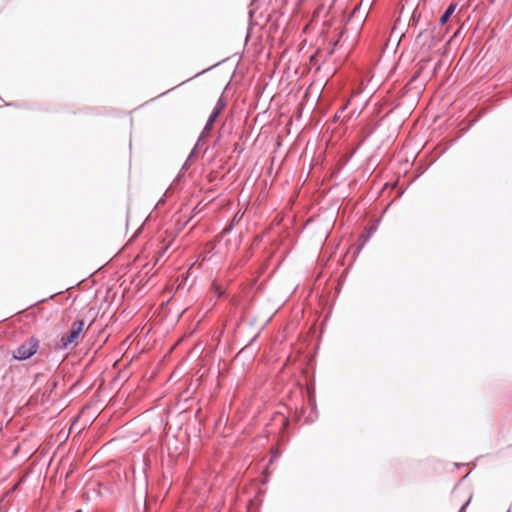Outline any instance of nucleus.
<instances>
[{
  "mask_svg": "<svg viewBox=\"0 0 512 512\" xmlns=\"http://www.w3.org/2000/svg\"><path fill=\"white\" fill-rule=\"evenodd\" d=\"M85 323L83 320L74 321L70 327V330L63 334L58 343V348L61 350H67L74 348L78 344V338L84 330Z\"/></svg>",
  "mask_w": 512,
  "mask_h": 512,
  "instance_id": "1",
  "label": "nucleus"
},
{
  "mask_svg": "<svg viewBox=\"0 0 512 512\" xmlns=\"http://www.w3.org/2000/svg\"><path fill=\"white\" fill-rule=\"evenodd\" d=\"M38 345V340L31 337L13 352V357L17 360H27L37 352Z\"/></svg>",
  "mask_w": 512,
  "mask_h": 512,
  "instance_id": "2",
  "label": "nucleus"
},
{
  "mask_svg": "<svg viewBox=\"0 0 512 512\" xmlns=\"http://www.w3.org/2000/svg\"><path fill=\"white\" fill-rule=\"evenodd\" d=\"M320 21L322 22L324 28L331 26L332 16H330V10L327 9L324 5L318 6L312 16L313 23L317 24Z\"/></svg>",
  "mask_w": 512,
  "mask_h": 512,
  "instance_id": "3",
  "label": "nucleus"
},
{
  "mask_svg": "<svg viewBox=\"0 0 512 512\" xmlns=\"http://www.w3.org/2000/svg\"><path fill=\"white\" fill-rule=\"evenodd\" d=\"M456 7H457V4H455V3H452L449 5V7L446 9V11L443 13V15L440 17L441 24H445L448 21V19L454 13Z\"/></svg>",
  "mask_w": 512,
  "mask_h": 512,
  "instance_id": "4",
  "label": "nucleus"
},
{
  "mask_svg": "<svg viewBox=\"0 0 512 512\" xmlns=\"http://www.w3.org/2000/svg\"><path fill=\"white\" fill-rule=\"evenodd\" d=\"M225 107H226V101L224 100L223 97H220L218 99V101L216 102V105L214 106L212 112L220 115V113L224 110Z\"/></svg>",
  "mask_w": 512,
  "mask_h": 512,
  "instance_id": "5",
  "label": "nucleus"
},
{
  "mask_svg": "<svg viewBox=\"0 0 512 512\" xmlns=\"http://www.w3.org/2000/svg\"><path fill=\"white\" fill-rule=\"evenodd\" d=\"M212 125L213 123H210V122H206L205 126H204V129L201 133V135L198 137V140H197V146H200L201 145V142L203 141L204 139V136L209 133L212 129Z\"/></svg>",
  "mask_w": 512,
  "mask_h": 512,
  "instance_id": "6",
  "label": "nucleus"
},
{
  "mask_svg": "<svg viewBox=\"0 0 512 512\" xmlns=\"http://www.w3.org/2000/svg\"><path fill=\"white\" fill-rule=\"evenodd\" d=\"M212 289L218 298L222 297L225 293L224 290L216 282H213Z\"/></svg>",
  "mask_w": 512,
  "mask_h": 512,
  "instance_id": "7",
  "label": "nucleus"
},
{
  "mask_svg": "<svg viewBox=\"0 0 512 512\" xmlns=\"http://www.w3.org/2000/svg\"><path fill=\"white\" fill-rule=\"evenodd\" d=\"M218 116H219L218 114L212 112L207 121L210 123H214Z\"/></svg>",
  "mask_w": 512,
  "mask_h": 512,
  "instance_id": "8",
  "label": "nucleus"
},
{
  "mask_svg": "<svg viewBox=\"0 0 512 512\" xmlns=\"http://www.w3.org/2000/svg\"><path fill=\"white\" fill-rule=\"evenodd\" d=\"M197 147H198V146H197V144H196V145H195V147L193 148V150L190 152V154H189V156H188V158H187V160H188L189 162H190V161H192L193 157L195 156Z\"/></svg>",
  "mask_w": 512,
  "mask_h": 512,
  "instance_id": "9",
  "label": "nucleus"
},
{
  "mask_svg": "<svg viewBox=\"0 0 512 512\" xmlns=\"http://www.w3.org/2000/svg\"><path fill=\"white\" fill-rule=\"evenodd\" d=\"M197 147H198V146H197V144H196V145H195V147L193 148V150L190 152V154H189V156H188V158H187V160H188L189 162H190V161H192L193 157L195 156Z\"/></svg>",
  "mask_w": 512,
  "mask_h": 512,
  "instance_id": "10",
  "label": "nucleus"
},
{
  "mask_svg": "<svg viewBox=\"0 0 512 512\" xmlns=\"http://www.w3.org/2000/svg\"><path fill=\"white\" fill-rule=\"evenodd\" d=\"M197 147H198V146H197V144H196V145H195V147L193 148V150L190 152V154H189V156H188V158H187V160H188L189 162H190V161H192L193 157L195 156Z\"/></svg>",
  "mask_w": 512,
  "mask_h": 512,
  "instance_id": "11",
  "label": "nucleus"
},
{
  "mask_svg": "<svg viewBox=\"0 0 512 512\" xmlns=\"http://www.w3.org/2000/svg\"><path fill=\"white\" fill-rule=\"evenodd\" d=\"M189 165H190V162L186 159L185 163L182 166V170L188 169Z\"/></svg>",
  "mask_w": 512,
  "mask_h": 512,
  "instance_id": "12",
  "label": "nucleus"
},
{
  "mask_svg": "<svg viewBox=\"0 0 512 512\" xmlns=\"http://www.w3.org/2000/svg\"><path fill=\"white\" fill-rule=\"evenodd\" d=\"M164 201H165V200H164V198L160 199V200L158 201L157 205H159V204H161V203H164Z\"/></svg>",
  "mask_w": 512,
  "mask_h": 512,
  "instance_id": "13",
  "label": "nucleus"
},
{
  "mask_svg": "<svg viewBox=\"0 0 512 512\" xmlns=\"http://www.w3.org/2000/svg\"><path fill=\"white\" fill-rule=\"evenodd\" d=\"M164 201H165V200H164V198L160 199V200L158 201L157 205H159V204H161V203H164Z\"/></svg>",
  "mask_w": 512,
  "mask_h": 512,
  "instance_id": "14",
  "label": "nucleus"
},
{
  "mask_svg": "<svg viewBox=\"0 0 512 512\" xmlns=\"http://www.w3.org/2000/svg\"><path fill=\"white\" fill-rule=\"evenodd\" d=\"M347 107V104H345L342 108H341V111L345 110Z\"/></svg>",
  "mask_w": 512,
  "mask_h": 512,
  "instance_id": "15",
  "label": "nucleus"
},
{
  "mask_svg": "<svg viewBox=\"0 0 512 512\" xmlns=\"http://www.w3.org/2000/svg\"><path fill=\"white\" fill-rule=\"evenodd\" d=\"M249 15H250V17H252V15H253V10H250V11H249Z\"/></svg>",
  "mask_w": 512,
  "mask_h": 512,
  "instance_id": "16",
  "label": "nucleus"
}]
</instances>
